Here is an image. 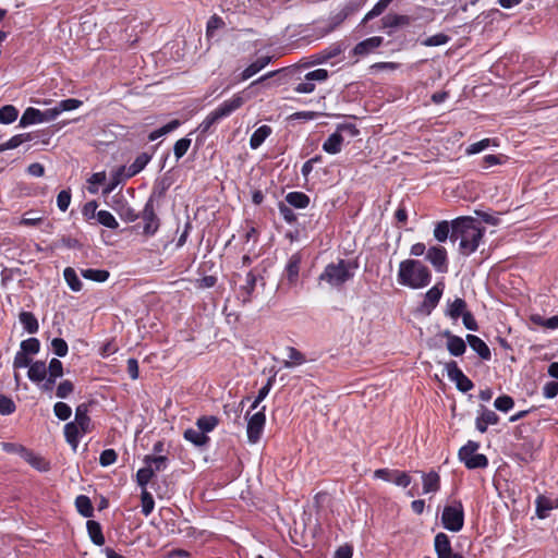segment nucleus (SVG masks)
Masks as SVG:
<instances>
[{
	"label": "nucleus",
	"mask_w": 558,
	"mask_h": 558,
	"mask_svg": "<svg viewBox=\"0 0 558 558\" xmlns=\"http://www.w3.org/2000/svg\"><path fill=\"white\" fill-rule=\"evenodd\" d=\"M514 405V400L512 399V397L508 396V395H504V396H500L498 398H496L495 402H494V407L500 411V412H508L510 411Z\"/></svg>",
	"instance_id": "54"
},
{
	"label": "nucleus",
	"mask_w": 558,
	"mask_h": 558,
	"mask_svg": "<svg viewBox=\"0 0 558 558\" xmlns=\"http://www.w3.org/2000/svg\"><path fill=\"white\" fill-rule=\"evenodd\" d=\"M356 268V263L340 258L337 263L328 264L319 275L318 280L328 283L331 288H341L354 277V269Z\"/></svg>",
	"instance_id": "3"
},
{
	"label": "nucleus",
	"mask_w": 558,
	"mask_h": 558,
	"mask_svg": "<svg viewBox=\"0 0 558 558\" xmlns=\"http://www.w3.org/2000/svg\"><path fill=\"white\" fill-rule=\"evenodd\" d=\"M219 420L218 417L214 415H204L197 418L196 426L199 430H202L204 434L209 433L215 429V427L218 425Z\"/></svg>",
	"instance_id": "41"
},
{
	"label": "nucleus",
	"mask_w": 558,
	"mask_h": 558,
	"mask_svg": "<svg viewBox=\"0 0 558 558\" xmlns=\"http://www.w3.org/2000/svg\"><path fill=\"white\" fill-rule=\"evenodd\" d=\"M145 464H149L154 474L165 471L169 465V458L166 454H146L143 459Z\"/></svg>",
	"instance_id": "24"
},
{
	"label": "nucleus",
	"mask_w": 558,
	"mask_h": 558,
	"mask_svg": "<svg viewBox=\"0 0 558 558\" xmlns=\"http://www.w3.org/2000/svg\"><path fill=\"white\" fill-rule=\"evenodd\" d=\"M183 437L185 440L192 442L196 447H204L209 442V437L198 428H187L183 433Z\"/></svg>",
	"instance_id": "29"
},
{
	"label": "nucleus",
	"mask_w": 558,
	"mask_h": 558,
	"mask_svg": "<svg viewBox=\"0 0 558 558\" xmlns=\"http://www.w3.org/2000/svg\"><path fill=\"white\" fill-rule=\"evenodd\" d=\"M53 413L59 420L66 421L71 417L72 409L68 403L59 401L53 405Z\"/></svg>",
	"instance_id": "51"
},
{
	"label": "nucleus",
	"mask_w": 558,
	"mask_h": 558,
	"mask_svg": "<svg viewBox=\"0 0 558 558\" xmlns=\"http://www.w3.org/2000/svg\"><path fill=\"white\" fill-rule=\"evenodd\" d=\"M411 476L403 471L395 470L391 483L400 487H408L411 484Z\"/></svg>",
	"instance_id": "63"
},
{
	"label": "nucleus",
	"mask_w": 558,
	"mask_h": 558,
	"mask_svg": "<svg viewBox=\"0 0 558 558\" xmlns=\"http://www.w3.org/2000/svg\"><path fill=\"white\" fill-rule=\"evenodd\" d=\"M383 37L374 36L366 38L359 44L355 45V47L352 49L351 53L356 57H364L374 51L376 48L381 46L383 44Z\"/></svg>",
	"instance_id": "13"
},
{
	"label": "nucleus",
	"mask_w": 558,
	"mask_h": 558,
	"mask_svg": "<svg viewBox=\"0 0 558 558\" xmlns=\"http://www.w3.org/2000/svg\"><path fill=\"white\" fill-rule=\"evenodd\" d=\"M425 259L432 264L437 272L445 274L448 271V254L444 246H430L426 252Z\"/></svg>",
	"instance_id": "10"
},
{
	"label": "nucleus",
	"mask_w": 558,
	"mask_h": 558,
	"mask_svg": "<svg viewBox=\"0 0 558 558\" xmlns=\"http://www.w3.org/2000/svg\"><path fill=\"white\" fill-rule=\"evenodd\" d=\"M434 549L437 558H450L453 550L450 538L446 533L439 532L436 534L434 538Z\"/></svg>",
	"instance_id": "14"
},
{
	"label": "nucleus",
	"mask_w": 558,
	"mask_h": 558,
	"mask_svg": "<svg viewBox=\"0 0 558 558\" xmlns=\"http://www.w3.org/2000/svg\"><path fill=\"white\" fill-rule=\"evenodd\" d=\"M271 61L270 56H263L258 58L256 61L251 63L246 69L241 73V81H246L262 71L266 65Z\"/></svg>",
	"instance_id": "21"
},
{
	"label": "nucleus",
	"mask_w": 558,
	"mask_h": 558,
	"mask_svg": "<svg viewBox=\"0 0 558 558\" xmlns=\"http://www.w3.org/2000/svg\"><path fill=\"white\" fill-rule=\"evenodd\" d=\"M391 2L392 0H379L372 8V10L367 12V14L365 15V20L368 21L379 16L380 14L384 13V11L389 7Z\"/></svg>",
	"instance_id": "58"
},
{
	"label": "nucleus",
	"mask_w": 558,
	"mask_h": 558,
	"mask_svg": "<svg viewBox=\"0 0 558 558\" xmlns=\"http://www.w3.org/2000/svg\"><path fill=\"white\" fill-rule=\"evenodd\" d=\"M465 341L469 343L471 349L475 351L478 356L484 361H489L492 357L490 349L488 345L475 335H466Z\"/></svg>",
	"instance_id": "16"
},
{
	"label": "nucleus",
	"mask_w": 558,
	"mask_h": 558,
	"mask_svg": "<svg viewBox=\"0 0 558 558\" xmlns=\"http://www.w3.org/2000/svg\"><path fill=\"white\" fill-rule=\"evenodd\" d=\"M81 275L83 278L95 282H105L110 276L109 271L106 269L94 268L82 269Z\"/></svg>",
	"instance_id": "38"
},
{
	"label": "nucleus",
	"mask_w": 558,
	"mask_h": 558,
	"mask_svg": "<svg viewBox=\"0 0 558 558\" xmlns=\"http://www.w3.org/2000/svg\"><path fill=\"white\" fill-rule=\"evenodd\" d=\"M451 235V223L447 220L439 221L434 229V238L438 242H445Z\"/></svg>",
	"instance_id": "43"
},
{
	"label": "nucleus",
	"mask_w": 558,
	"mask_h": 558,
	"mask_svg": "<svg viewBox=\"0 0 558 558\" xmlns=\"http://www.w3.org/2000/svg\"><path fill=\"white\" fill-rule=\"evenodd\" d=\"M36 123H41V111L39 109L28 107L20 119V126L25 128Z\"/></svg>",
	"instance_id": "34"
},
{
	"label": "nucleus",
	"mask_w": 558,
	"mask_h": 558,
	"mask_svg": "<svg viewBox=\"0 0 558 558\" xmlns=\"http://www.w3.org/2000/svg\"><path fill=\"white\" fill-rule=\"evenodd\" d=\"M51 350L57 356L64 357L69 352V347L64 339L53 338L51 340Z\"/></svg>",
	"instance_id": "56"
},
{
	"label": "nucleus",
	"mask_w": 558,
	"mask_h": 558,
	"mask_svg": "<svg viewBox=\"0 0 558 558\" xmlns=\"http://www.w3.org/2000/svg\"><path fill=\"white\" fill-rule=\"evenodd\" d=\"M141 500H142V513L145 517H148L153 512L154 507H155L154 498L149 492H147L146 489H143L142 494H141Z\"/></svg>",
	"instance_id": "48"
},
{
	"label": "nucleus",
	"mask_w": 558,
	"mask_h": 558,
	"mask_svg": "<svg viewBox=\"0 0 558 558\" xmlns=\"http://www.w3.org/2000/svg\"><path fill=\"white\" fill-rule=\"evenodd\" d=\"M444 283L438 282L425 293L422 307L426 311L427 314H429L439 303L444 292Z\"/></svg>",
	"instance_id": "12"
},
{
	"label": "nucleus",
	"mask_w": 558,
	"mask_h": 558,
	"mask_svg": "<svg viewBox=\"0 0 558 558\" xmlns=\"http://www.w3.org/2000/svg\"><path fill=\"white\" fill-rule=\"evenodd\" d=\"M63 278L65 280V282L68 283L69 288L74 291V292H78L82 290L83 288V283L82 281L80 280L76 271L74 268L72 267H66L64 270H63Z\"/></svg>",
	"instance_id": "37"
},
{
	"label": "nucleus",
	"mask_w": 558,
	"mask_h": 558,
	"mask_svg": "<svg viewBox=\"0 0 558 558\" xmlns=\"http://www.w3.org/2000/svg\"><path fill=\"white\" fill-rule=\"evenodd\" d=\"M97 221L109 229H117L119 227L117 219L108 210L97 211Z\"/></svg>",
	"instance_id": "46"
},
{
	"label": "nucleus",
	"mask_w": 558,
	"mask_h": 558,
	"mask_svg": "<svg viewBox=\"0 0 558 558\" xmlns=\"http://www.w3.org/2000/svg\"><path fill=\"white\" fill-rule=\"evenodd\" d=\"M16 410L14 401L4 395H0V414L9 415Z\"/></svg>",
	"instance_id": "62"
},
{
	"label": "nucleus",
	"mask_w": 558,
	"mask_h": 558,
	"mask_svg": "<svg viewBox=\"0 0 558 558\" xmlns=\"http://www.w3.org/2000/svg\"><path fill=\"white\" fill-rule=\"evenodd\" d=\"M74 389V384L70 379H64L57 386L56 397L59 399H66L71 393H73Z\"/></svg>",
	"instance_id": "49"
},
{
	"label": "nucleus",
	"mask_w": 558,
	"mask_h": 558,
	"mask_svg": "<svg viewBox=\"0 0 558 558\" xmlns=\"http://www.w3.org/2000/svg\"><path fill=\"white\" fill-rule=\"evenodd\" d=\"M19 110L12 105L0 108V123L10 124L17 119Z\"/></svg>",
	"instance_id": "45"
},
{
	"label": "nucleus",
	"mask_w": 558,
	"mask_h": 558,
	"mask_svg": "<svg viewBox=\"0 0 558 558\" xmlns=\"http://www.w3.org/2000/svg\"><path fill=\"white\" fill-rule=\"evenodd\" d=\"M82 104L83 102L78 99L68 98V99L59 101L56 107H57L59 113L61 114L64 111H71V110L77 109L78 107L82 106Z\"/></svg>",
	"instance_id": "59"
},
{
	"label": "nucleus",
	"mask_w": 558,
	"mask_h": 558,
	"mask_svg": "<svg viewBox=\"0 0 558 558\" xmlns=\"http://www.w3.org/2000/svg\"><path fill=\"white\" fill-rule=\"evenodd\" d=\"M345 47L343 43H333L329 47L314 54L313 63L322 64L326 63L328 60L338 57L344 51Z\"/></svg>",
	"instance_id": "15"
},
{
	"label": "nucleus",
	"mask_w": 558,
	"mask_h": 558,
	"mask_svg": "<svg viewBox=\"0 0 558 558\" xmlns=\"http://www.w3.org/2000/svg\"><path fill=\"white\" fill-rule=\"evenodd\" d=\"M154 476L155 474L154 471L151 470V466L149 464H145L144 468L140 469L136 472V483L140 487L146 489L145 487L153 480Z\"/></svg>",
	"instance_id": "44"
},
{
	"label": "nucleus",
	"mask_w": 558,
	"mask_h": 558,
	"mask_svg": "<svg viewBox=\"0 0 558 558\" xmlns=\"http://www.w3.org/2000/svg\"><path fill=\"white\" fill-rule=\"evenodd\" d=\"M244 104V98L236 94L231 99L225 100L215 110L209 112L206 118L198 125L197 130L202 134H206L210 131L211 126L219 123L222 119L231 116Z\"/></svg>",
	"instance_id": "4"
},
{
	"label": "nucleus",
	"mask_w": 558,
	"mask_h": 558,
	"mask_svg": "<svg viewBox=\"0 0 558 558\" xmlns=\"http://www.w3.org/2000/svg\"><path fill=\"white\" fill-rule=\"evenodd\" d=\"M272 130L269 125H262L254 131L250 138V147L257 149L266 138L271 134Z\"/></svg>",
	"instance_id": "31"
},
{
	"label": "nucleus",
	"mask_w": 558,
	"mask_h": 558,
	"mask_svg": "<svg viewBox=\"0 0 558 558\" xmlns=\"http://www.w3.org/2000/svg\"><path fill=\"white\" fill-rule=\"evenodd\" d=\"M480 444L469 440L463 447L460 448L458 457L469 470L485 469L488 465V459L483 453H476Z\"/></svg>",
	"instance_id": "6"
},
{
	"label": "nucleus",
	"mask_w": 558,
	"mask_h": 558,
	"mask_svg": "<svg viewBox=\"0 0 558 558\" xmlns=\"http://www.w3.org/2000/svg\"><path fill=\"white\" fill-rule=\"evenodd\" d=\"M302 262V256L300 253H294L290 256L284 274L289 281V283L294 284L299 279L300 266Z\"/></svg>",
	"instance_id": "17"
},
{
	"label": "nucleus",
	"mask_w": 558,
	"mask_h": 558,
	"mask_svg": "<svg viewBox=\"0 0 558 558\" xmlns=\"http://www.w3.org/2000/svg\"><path fill=\"white\" fill-rule=\"evenodd\" d=\"M445 368L447 371V376L451 381L456 383L457 389L461 392H468L473 389V381L464 375V373L459 368L456 361H450L445 364Z\"/></svg>",
	"instance_id": "9"
},
{
	"label": "nucleus",
	"mask_w": 558,
	"mask_h": 558,
	"mask_svg": "<svg viewBox=\"0 0 558 558\" xmlns=\"http://www.w3.org/2000/svg\"><path fill=\"white\" fill-rule=\"evenodd\" d=\"M165 193V187H161L159 191L154 190L150 197L147 199L142 213L140 214V218L143 219V234L146 236H153L159 229L160 220L155 211L154 197L158 195L161 197Z\"/></svg>",
	"instance_id": "5"
},
{
	"label": "nucleus",
	"mask_w": 558,
	"mask_h": 558,
	"mask_svg": "<svg viewBox=\"0 0 558 558\" xmlns=\"http://www.w3.org/2000/svg\"><path fill=\"white\" fill-rule=\"evenodd\" d=\"M466 302L461 298H456L453 301L448 300L445 314L451 319L457 320L466 312Z\"/></svg>",
	"instance_id": "20"
},
{
	"label": "nucleus",
	"mask_w": 558,
	"mask_h": 558,
	"mask_svg": "<svg viewBox=\"0 0 558 558\" xmlns=\"http://www.w3.org/2000/svg\"><path fill=\"white\" fill-rule=\"evenodd\" d=\"M442 526L450 532H459L464 525V510L461 501H456L444 508L441 514Z\"/></svg>",
	"instance_id": "7"
},
{
	"label": "nucleus",
	"mask_w": 558,
	"mask_h": 558,
	"mask_svg": "<svg viewBox=\"0 0 558 558\" xmlns=\"http://www.w3.org/2000/svg\"><path fill=\"white\" fill-rule=\"evenodd\" d=\"M118 454L114 449H105L99 457L101 466H109L117 461Z\"/></svg>",
	"instance_id": "64"
},
{
	"label": "nucleus",
	"mask_w": 558,
	"mask_h": 558,
	"mask_svg": "<svg viewBox=\"0 0 558 558\" xmlns=\"http://www.w3.org/2000/svg\"><path fill=\"white\" fill-rule=\"evenodd\" d=\"M225 26L223 20L218 15H213L207 21L206 25V35L207 37H213L215 32Z\"/></svg>",
	"instance_id": "60"
},
{
	"label": "nucleus",
	"mask_w": 558,
	"mask_h": 558,
	"mask_svg": "<svg viewBox=\"0 0 558 558\" xmlns=\"http://www.w3.org/2000/svg\"><path fill=\"white\" fill-rule=\"evenodd\" d=\"M150 159H151L150 155H148L146 153L140 154L135 158V160L129 166L126 177L132 178V177L136 175L137 173H140L147 166V163L150 161Z\"/></svg>",
	"instance_id": "33"
},
{
	"label": "nucleus",
	"mask_w": 558,
	"mask_h": 558,
	"mask_svg": "<svg viewBox=\"0 0 558 558\" xmlns=\"http://www.w3.org/2000/svg\"><path fill=\"white\" fill-rule=\"evenodd\" d=\"M48 376L47 364L45 361L37 360L28 368L27 377L32 383L40 384Z\"/></svg>",
	"instance_id": "19"
},
{
	"label": "nucleus",
	"mask_w": 558,
	"mask_h": 558,
	"mask_svg": "<svg viewBox=\"0 0 558 558\" xmlns=\"http://www.w3.org/2000/svg\"><path fill=\"white\" fill-rule=\"evenodd\" d=\"M21 351L28 354L34 355L37 354L40 350V342L37 338H28L21 342Z\"/></svg>",
	"instance_id": "47"
},
{
	"label": "nucleus",
	"mask_w": 558,
	"mask_h": 558,
	"mask_svg": "<svg viewBox=\"0 0 558 558\" xmlns=\"http://www.w3.org/2000/svg\"><path fill=\"white\" fill-rule=\"evenodd\" d=\"M485 228L472 217H458L451 221V241L459 240V253L470 256L480 246Z\"/></svg>",
	"instance_id": "1"
},
{
	"label": "nucleus",
	"mask_w": 558,
	"mask_h": 558,
	"mask_svg": "<svg viewBox=\"0 0 558 558\" xmlns=\"http://www.w3.org/2000/svg\"><path fill=\"white\" fill-rule=\"evenodd\" d=\"M343 144V136L337 130L335 133L330 134L328 138L323 143V150L327 154L335 155L341 151Z\"/></svg>",
	"instance_id": "23"
},
{
	"label": "nucleus",
	"mask_w": 558,
	"mask_h": 558,
	"mask_svg": "<svg viewBox=\"0 0 558 558\" xmlns=\"http://www.w3.org/2000/svg\"><path fill=\"white\" fill-rule=\"evenodd\" d=\"M190 146H191V140L187 137H183V138H180L179 141H177L173 146V154L175 156V159L177 160L181 159L186 154Z\"/></svg>",
	"instance_id": "57"
},
{
	"label": "nucleus",
	"mask_w": 558,
	"mask_h": 558,
	"mask_svg": "<svg viewBox=\"0 0 558 558\" xmlns=\"http://www.w3.org/2000/svg\"><path fill=\"white\" fill-rule=\"evenodd\" d=\"M47 369L48 376L53 377L56 379L61 378L64 374L63 364L57 357L50 360L49 364L47 365Z\"/></svg>",
	"instance_id": "52"
},
{
	"label": "nucleus",
	"mask_w": 558,
	"mask_h": 558,
	"mask_svg": "<svg viewBox=\"0 0 558 558\" xmlns=\"http://www.w3.org/2000/svg\"><path fill=\"white\" fill-rule=\"evenodd\" d=\"M257 282V275L251 270L246 275V282L240 288L242 302L250 303Z\"/></svg>",
	"instance_id": "25"
},
{
	"label": "nucleus",
	"mask_w": 558,
	"mask_h": 558,
	"mask_svg": "<svg viewBox=\"0 0 558 558\" xmlns=\"http://www.w3.org/2000/svg\"><path fill=\"white\" fill-rule=\"evenodd\" d=\"M32 363H33V360L29 357V355L20 350L19 352H16V354L14 356L13 368L14 369L24 368V367L29 368Z\"/></svg>",
	"instance_id": "61"
},
{
	"label": "nucleus",
	"mask_w": 558,
	"mask_h": 558,
	"mask_svg": "<svg viewBox=\"0 0 558 558\" xmlns=\"http://www.w3.org/2000/svg\"><path fill=\"white\" fill-rule=\"evenodd\" d=\"M86 529H87V533H88L90 541L95 545L102 546L105 544L106 539L102 534V527L99 522L94 521V520H88L86 522Z\"/></svg>",
	"instance_id": "26"
},
{
	"label": "nucleus",
	"mask_w": 558,
	"mask_h": 558,
	"mask_svg": "<svg viewBox=\"0 0 558 558\" xmlns=\"http://www.w3.org/2000/svg\"><path fill=\"white\" fill-rule=\"evenodd\" d=\"M278 209H279V213L282 216L283 220L287 223L293 225V223H295L298 221L296 214L293 211L291 206H289L288 204H286L283 202H280L278 204Z\"/></svg>",
	"instance_id": "50"
},
{
	"label": "nucleus",
	"mask_w": 558,
	"mask_h": 558,
	"mask_svg": "<svg viewBox=\"0 0 558 558\" xmlns=\"http://www.w3.org/2000/svg\"><path fill=\"white\" fill-rule=\"evenodd\" d=\"M450 40V37L446 34L439 33L436 35H433L430 37H427L426 39L422 40L421 44L425 47H436L447 44Z\"/></svg>",
	"instance_id": "55"
},
{
	"label": "nucleus",
	"mask_w": 558,
	"mask_h": 558,
	"mask_svg": "<svg viewBox=\"0 0 558 558\" xmlns=\"http://www.w3.org/2000/svg\"><path fill=\"white\" fill-rule=\"evenodd\" d=\"M266 407L263 405L259 411L254 414L246 412L245 418L247 420L246 434L250 444H257L263 435L266 425Z\"/></svg>",
	"instance_id": "8"
},
{
	"label": "nucleus",
	"mask_w": 558,
	"mask_h": 558,
	"mask_svg": "<svg viewBox=\"0 0 558 558\" xmlns=\"http://www.w3.org/2000/svg\"><path fill=\"white\" fill-rule=\"evenodd\" d=\"M284 201L289 206L296 209H304L311 203V198L307 194L296 191L288 193L284 197Z\"/></svg>",
	"instance_id": "22"
},
{
	"label": "nucleus",
	"mask_w": 558,
	"mask_h": 558,
	"mask_svg": "<svg viewBox=\"0 0 558 558\" xmlns=\"http://www.w3.org/2000/svg\"><path fill=\"white\" fill-rule=\"evenodd\" d=\"M447 350L452 356H461L466 351L465 341L461 337L456 336L452 340L447 341Z\"/></svg>",
	"instance_id": "39"
},
{
	"label": "nucleus",
	"mask_w": 558,
	"mask_h": 558,
	"mask_svg": "<svg viewBox=\"0 0 558 558\" xmlns=\"http://www.w3.org/2000/svg\"><path fill=\"white\" fill-rule=\"evenodd\" d=\"M88 403H81L75 408V417L73 422L81 427L82 434L90 433L94 428L92 418L88 415Z\"/></svg>",
	"instance_id": "11"
},
{
	"label": "nucleus",
	"mask_w": 558,
	"mask_h": 558,
	"mask_svg": "<svg viewBox=\"0 0 558 558\" xmlns=\"http://www.w3.org/2000/svg\"><path fill=\"white\" fill-rule=\"evenodd\" d=\"M20 323L28 333H36L39 329V324L36 316L32 312L22 311L19 315Z\"/></svg>",
	"instance_id": "32"
},
{
	"label": "nucleus",
	"mask_w": 558,
	"mask_h": 558,
	"mask_svg": "<svg viewBox=\"0 0 558 558\" xmlns=\"http://www.w3.org/2000/svg\"><path fill=\"white\" fill-rule=\"evenodd\" d=\"M555 507H557V505H555L551 499L544 495H538L535 499V511L537 518L539 519L547 518L548 512Z\"/></svg>",
	"instance_id": "27"
},
{
	"label": "nucleus",
	"mask_w": 558,
	"mask_h": 558,
	"mask_svg": "<svg viewBox=\"0 0 558 558\" xmlns=\"http://www.w3.org/2000/svg\"><path fill=\"white\" fill-rule=\"evenodd\" d=\"M412 17L403 14H389L385 17V25L387 27H400L410 25Z\"/></svg>",
	"instance_id": "42"
},
{
	"label": "nucleus",
	"mask_w": 558,
	"mask_h": 558,
	"mask_svg": "<svg viewBox=\"0 0 558 558\" xmlns=\"http://www.w3.org/2000/svg\"><path fill=\"white\" fill-rule=\"evenodd\" d=\"M440 489V476L437 472L430 471L427 474H423V493H436Z\"/></svg>",
	"instance_id": "30"
},
{
	"label": "nucleus",
	"mask_w": 558,
	"mask_h": 558,
	"mask_svg": "<svg viewBox=\"0 0 558 558\" xmlns=\"http://www.w3.org/2000/svg\"><path fill=\"white\" fill-rule=\"evenodd\" d=\"M181 122L179 120H172L170 121L169 123H167L166 125L150 132L148 134V141L150 142H154L156 140H158L159 137L174 131L175 129H178L180 126Z\"/></svg>",
	"instance_id": "40"
},
{
	"label": "nucleus",
	"mask_w": 558,
	"mask_h": 558,
	"mask_svg": "<svg viewBox=\"0 0 558 558\" xmlns=\"http://www.w3.org/2000/svg\"><path fill=\"white\" fill-rule=\"evenodd\" d=\"M432 281V272L417 259H405L399 264L398 282L411 289L427 287Z\"/></svg>",
	"instance_id": "2"
},
{
	"label": "nucleus",
	"mask_w": 558,
	"mask_h": 558,
	"mask_svg": "<svg viewBox=\"0 0 558 558\" xmlns=\"http://www.w3.org/2000/svg\"><path fill=\"white\" fill-rule=\"evenodd\" d=\"M329 73L325 69H317L311 72H307L304 75V78L307 80L310 83H324L328 80Z\"/></svg>",
	"instance_id": "53"
},
{
	"label": "nucleus",
	"mask_w": 558,
	"mask_h": 558,
	"mask_svg": "<svg viewBox=\"0 0 558 558\" xmlns=\"http://www.w3.org/2000/svg\"><path fill=\"white\" fill-rule=\"evenodd\" d=\"M33 140H34V135L32 133H22V134L14 135L7 142L0 144V153L10 150V149H15L23 143L29 142Z\"/></svg>",
	"instance_id": "28"
},
{
	"label": "nucleus",
	"mask_w": 558,
	"mask_h": 558,
	"mask_svg": "<svg viewBox=\"0 0 558 558\" xmlns=\"http://www.w3.org/2000/svg\"><path fill=\"white\" fill-rule=\"evenodd\" d=\"M75 507L77 512L84 518H90L94 513V508L89 497L85 495H78L75 498Z\"/></svg>",
	"instance_id": "36"
},
{
	"label": "nucleus",
	"mask_w": 558,
	"mask_h": 558,
	"mask_svg": "<svg viewBox=\"0 0 558 558\" xmlns=\"http://www.w3.org/2000/svg\"><path fill=\"white\" fill-rule=\"evenodd\" d=\"M287 352L288 360L283 361V366L286 368H292L306 362L305 355L294 347H288Z\"/></svg>",
	"instance_id": "35"
},
{
	"label": "nucleus",
	"mask_w": 558,
	"mask_h": 558,
	"mask_svg": "<svg viewBox=\"0 0 558 558\" xmlns=\"http://www.w3.org/2000/svg\"><path fill=\"white\" fill-rule=\"evenodd\" d=\"M63 433L65 441L70 445L72 450L76 452L80 444V437L83 435L81 427L72 421L64 425Z\"/></svg>",
	"instance_id": "18"
}]
</instances>
